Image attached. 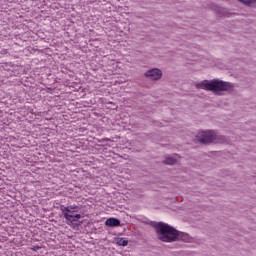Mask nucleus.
Segmentation results:
<instances>
[{"instance_id": "obj_1", "label": "nucleus", "mask_w": 256, "mask_h": 256, "mask_svg": "<svg viewBox=\"0 0 256 256\" xmlns=\"http://www.w3.org/2000/svg\"><path fill=\"white\" fill-rule=\"evenodd\" d=\"M152 227L156 231L157 239L162 243H175L177 241L189 243L191 241L189 234L181 232L165 222H152Z\"/></svg>"}, {"instance_id": "obj_2", "label": "nucleus", "mask_w": 256, "mask_h": 256, "mask_svg": "<svg viewBox=\"0 0 256 256\" xmlns=\"http://www.w3.org/2000/svg\"><path fill=\"white\" fill-rule=\"evenodd\" d=\"M196 89H204V91H211L215 95H223V92L232 93L235 91V85L231 82L223 81L221 79L203 80L195 84Z\"/></svg>"}, {"instance_id": "obj_3", "label": "nucleus", "mask_w": 256, "mask_h": 256, "mask_svg": "<svg viewBox=\"0 0 256 256\" xmlns=\"http://www.w3.org/2000/svg\"><path fill=\"white\" fill-rule=\"evenodd\" d=\"M196 141L201 145H211V143H225L227 138L217 135L213 130L201 131L196 135Z\"/></svg>"}, {"instance_id": "obj_4", "label": "nucleus", "mask_w": 256, "mask_h": 256, "mask_svg": "<svg viewBox=\"0 0 256 256\" xmlns=\"http://www.w3.org/2000/svg\"><path fill=\"white\" fill-rule=\"evenodd\" d=\"M144 76L151 81H159L163 77V72L159 68H153L144 73Z\"/></svg>"}, {"instance_id": "obj_5", "label": "nucleus", "mask_w": 256, "mask_h": 256, "mask_svg": "<svg viewBox=\"0 0 256 256\" xmlns=\"http://www.w3.org/2000/svg\"><path fill=\"white\" fill-rule=\"evenodd\" d=\"M104 225L106 227H121V220H119L118 218H108Z\"/></svg>"}, {"instance_id": "obj_6", "label": "nucleus", "mask_w": 256, "mask_h": 256, "mask_svg": "<svg viewBox=\"0 0 256 256\" xmlns=\"http://www.w3.org/2000/svg\"><path fill=\"white\" fill-rule=\"evenodd\" d=\"M63 215L66 221H69L70 223H77L79 219H81V214L74 215V214H69L65 212Z\"/></svg>"}, {"instance_id": "obj_7", "label": "nucleus", "mask_w": 256, "mask_h": 256, "mask_svg": "<svg viewBox=\"0 0 256 256\" xmlns=\"http://www.w3.org/2000/svg\"><path fill=\"white\" fill-rule=\"evenodd\" d=\"M62 213H70V215H73V213H77L79 211V206H61Z\"/></svg>"}, {"instance_id": "obj_8", "label": "nucleus", "mask_w": 256, "mask_h": 256, "mask_svg": "<svg viewBox=\"0 0 256 256\" xmlns=\"http://www.w3.org/2000/svg\"><path fill=\"white\" fill-rule=\"evenodd\" d=\"M114 242L116 243V245H118L119 247H127L129 245V240L125 239V238H115Z\"/></svg>"}, {"instance_id": "obj_9", "label": "nucleus", "mask_w": 256, "mask_h": 256, "mask_svg": "<svg viewBox=\"0 0 256 256\" xmlns=\"http://www.w3.org/2000/svg\"><path fill=\"white\" fill-rule=\"evenodd\" d=\"M239 3H242V5H245L246 7H252L256 9V0H238Z\"/></svg>"}, {"instance_id": "obj_10", "label": "nucleus", "mask_w": 256, "mask_h": 256, "mask_svg": "<svg viewBox=\"0 0 256 256\" xmlns=\"http://www.w3.org/2000/svg\"><path fill=\"white\" fill-rule=\"evenodd\" d=\"M164 163L166 165H176L177 164V159L175 157H166L164 160Z\"/></svg>"}, {"instance_id": "obj_11", "label": "nucleus", "mask_w": 256, "mask_h": 256, "mask_svg": "<svg viewBox=\"0 0 256 256\" xmlns=\"http://www.w3.org/2000/svg\"><path fill=\"white\" fill-rule=\"evenodd\" d=\"M70 223L73 225V227H80L81 223L83 222L78 221V222H70Z\"/></svg>"}]
</instances>
